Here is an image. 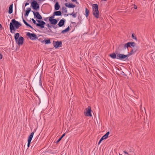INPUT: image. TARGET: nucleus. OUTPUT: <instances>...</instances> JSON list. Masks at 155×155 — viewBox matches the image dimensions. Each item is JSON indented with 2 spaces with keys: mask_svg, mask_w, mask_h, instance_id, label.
<instances>
[{
  "mask_svg": "<svg viewBox=\"0 0 155 155\" xmlns=\"http://www.w3.org/2000/svg\"><path fill=\"white\" fill-rule=\"evenodd\" d=\"M69 30V27L68 26L66 28L62 30L61 32V33L64 34L65 32L68 31Z\"/></svg>",
  "mask_w": 155,
  "mask_h": 155,
  "instance_id": "obj_25",
  "label": "nucleus"
},
{
  "mask_svg": "<svg viewBox=\"0 0 155 155\" xmlns=\"http://www.w3.org/2000/svg\"><path fill=\"white\" fill-rule=\"evenodd\" d=\"M89 10L87 8H85V16L86 17H87L89 15Z\"/></svg>",
  "mask_w": 155,
  "mask_h": 155,
  "instance_id": "obj_26",
  "label": "nucleus"
},
{
  "mask_svg": "<svg viewBox=\"0 0 155 155\" xmlns=\"http://www.w3.org/2000/svg\"><path fill=\"white\" fill-rule=\"evenodd\" d=\"M31 6L34 9L36 10L39 8V5L37 3V2L35 0H33L32 2Z\"/></svg>",
  "mask_w": 155,
  "mask_h": 155,
  "instance_id": "obj_7",
  "label": "nucleus"
},
{
  "mask_svg": "<svg viewBox=\"0 0 155 155\" xmlns=\"http://www.w3.org/2000/svg\"><path fill=\"white\" fill-rule=\"evenodd\" d=\"M46 26H47L48 27H50L49 25V24H47L46 25Z\"/></svg>",
  "mask_w": 155,
  "mask_h": 155,
  "instance_id": "obj_41",
  "label": "nucleus"
},
{
  "mask_svg": "<svg viewBox=\"0 0 155 155\" xmlns=\"http://www.w3.org/2000/svg\"><path fill=\"white\" fill-rule=\"evenodd\" d=\"M102 1H106L107 0H102Z\"/></svg>",
  "mask_w": 155,
  "mask_h": 155,
  "instance_id": "obj_44",
  "label": "nucleus"
},
{
  "mask_svg": "<svg viewBox=\"0 0 155 155\" xmlns=\"http://www.w3.org/2000/svg\"><path fill=\"white\" fill-rule=\"evenodd\" d=\"M31 9L30 8H27L26 11V13L25 14V16H28L29 12L31 11Z\"/></svg>",
  "mask_w": 155,
  "mask_h": 155,
  "instance_id": "obj_20",
  "label": "nucleus"
},
{
  "mask_svg": "<svg viewBox=\"0 0 155 155\" xmlns=\"http://www.w3.org/2000/svg\"><path fill=\"white\" fill-rule=\"evenodd\" d=\"M26 35L31 40H36L38 38L37 35L34 33H31L28 32L27 33Z\"/></svg>",
  "mask_w": 155,
  "mask_h": 155,
  "instance_id": "obj_6",
  "label": "nucleus"
},
{
  "mask_svg": "<svg viewBox=\"0 0 155 155\" xmlns=\"http://www.w3.org/2000/svg\"><path fill=\"white\" fill-rule=\"evenodd\" d=\"M62 10L65 13H67V8L64 7H63L62 8Z\"/></svg>",
  "mask_w": 155,
  "mask_h": 155,
  "instance_id": "obj_27",
  "label": "nucleus"
},
{
  "mask_svg": "<svg viewBox=\"0 0 155 155\" xmlns=\"http://www.w3.org/2000/svg\"><path fill=\"white\" fill-rule=\"evenodd\" d=\"M92 6L93 15L95 18H98L99 17V15L98 5L97 4H94Z\"/></svg>",
  "mask_w": 155,
  "mask_h": 155,
  "instance_id": "obj_3",
  "label": "nucleus"
},
{
  "mask_svg": "<svg viewBox=\"0 0 155 155\" xmlns=\"http://www.w3.org/2000/svg\"><path fill=\"white\" fill-rule=\"evenodd\" d=\"M136 44L134 42H128L124 44H121L119 45V47H123L125 49L127 48L134 47L135 46Z\"/></svg>",
  "mask_w": 155,
  "mask_h": 155,
  "instance_id": "obj_4",
  "label": "nucleus"
},
{
  "mask_svg": "<svg viewBox=\"0 0 155 155\" xmlns=\"http://www.w3.org/2000/svg\"><path fill=\"white\" fill-rule=\"evenodd\" d=\"M61 138L60 137V138H59V139L58 140H57V141H56V143H58L61 140Z\"/></svg>",
  "mask_w": 155,
  "mask_h": 155,
  "instance_id": "obj_34",
  "label": "nucleus"
},
{
  "mask_svg": "<svg viewBox=\"0 0 155 155\" xmlns=\"http://www.w3.org/2000/svg\"><path fill=\"white\" fill-rule=\"evenodd\" d=\"M65 20L64 18H63L61 20L58 24V25L60 27H61L63 26L64 24Z\"/></svg>",
  "mask_w": 155,
  "mask_h": 155,
  "instance_id": "obj_12",
  "label": "nucleus"
},
{
  "mask_svg": "<svg viewBox=\"0 0 155 155\" xmlns=\"http://www.w3.org/2000/svg\"><path fill=\"white\" fill-rule=\"evenodd\" d=\"M2 26V25L1 24H0V28H1Z\"/></svg>",
  "mask_w": 155,
  "mask_h": 155,
  "instance_id": "obj_42",
  "label": "nucleus"
},
{
  "mask_svg": "<svg viewBox=\"0 0 155 155\" xmlns=\"http://www.w3.org/2000/svg\"><path fill=\"white\" fill-rule=\"evenodd\" d=\"M29 5V3L28 2H26L25 4V6H26Z\"/></svg>",
  "mask_w": 155,
  "mask_h": 155,
  "instance_id": "obj_38",
  "label": "nucleus"
},
{
  "mask_svg": "<svg viewBox=\"0 0 155 155\" xmlns=\"http://www.w3.org/2000/svg\"><path fill=\"white\" fill-rule=\"evenodd\" d=\"M60 8V6L59 5L58 3V2H57L55 5L54 6V8L56 10H59V9Z\"/></svg>",
  "mask_w": 155,
  "mask_h": 155,
  "instance_id": "obj_21",
  "label": "nucleus"
},
{
  "mask_svg": "<svg viewBox=\"0 0 155 155\" xmlns=\"http://www.w3.org/2000/svg\"><path fill=\"white\" fill-rule=\"evenodd\" d=\"M14 37L16 43L18 45H23L24 38L22 36L19 37V33H16Z\"/></svg>",
  "mask_w": 155,
  "mask_h": 155,
  "instance_id": "obj_2",
  "label": "nucleus"
},
{
  "mask_svg": "<svg viewBox=\"0 0 155 155\" xmlns=\"http://www.w3.org/2000/svg\"><path fill=\"white\" fill-rule=\"evenodd\" d=\"M23 21L24 23L27 26L29 27L30 28L32 29H33V28L30 25H29L28 23L24 19H23Z\"/></svg>",
  "mask_w": 155,
  "mask_h": 155,
  "instance_id": "obj_24",
  "label": "nucleus"
},
{
  "mask_svg": "<svg viewBox=\"0 0 155 155\" xmlns=\"http://www.w3.org/2000/svg\"><path fill=\"white\" fill-rule=\"evenodd\" d=\"M103 140V139H102L101 138L100 139L98 143V144L99 145L100 143L101 142V141Z\"/></svg>",
  "mask_w": 155,
  "mask_h": 155,
  "instance_id": "obj_32",
  "label": "nucleus"
},
{
  "mask_svg": "<svg viewBox=\"0 0 155 155\" xmlns=\"http://www.w3.org/2000/svg\"><path fill=\"white\" fill-rule=\"evenodd\" d=\"M53 44L54 47L55 48H57L58 47H61L62 43L61 41H54Z\"/></svg>",
  "mask_w": 155,
  "mask_h": 155,
  "instance_id": "obj_9",
  "label": "nucleus"
},
{
  "mask_svg": "<svg viewBox=\"0 0 155 155\" xmlns=\"http://www.w3.org/2000/svg\"><path fill=\"white\" fill-rule=\"evenodd\" d=\"M54 28H56V27L55 28L54 27Z\"/></svg>",
  "mask_w": 155,
  "mask_h": 155,
  "instance_id": "obj_45",
  "label": "nucleus"
},
{
  "mask_svg": "<svg viewBox=\"0 0 155 155\" xmlns=\"http://www.w3.org/2000/svg\"><path fill=\"white\" fill-rule=\"evenodd\" d=\"M110 56L113 59H117V55L115 53H113L110 54Z\"/></svg>",
  "mask_w": 155,
  "mask_h": 155,
  "instance_id": "obj_22",
  "label": "nucleus"
},
{
  "mask_svg": "<svg viewBox=\"0 0 155 155\" xmlns=\"http://www.w3.org/2000/svg\"><path fill=\"white\" fill-rule=\"evenodd\" d=\"M31 20L33 21L34 24L36 25V26H39L41 28H43L44 27V25L46 24L44 21L42 20H37L39 23H37L36 21L33 18L31 19Z\"/></svg>",
  "mask_w": 155,
  "mask_h": 155,
  "instance_id": "obj_5",
  "label": "nucleus"
},
{
  "mask_svg": "<svg viewBox=\"0 0 155 155\" xmlns=\"http://www.w3.org/2000/svg\"><path fill=\"white\" fill-rule=\"evenodd\" d=\"M28 144H27V146H28V147H29V146H30V144L31 143V142H29V141H28Z\"/></svg>",
  "mask_w": 155,
  "mask_h": 155,
  "instance_id": "obj_33",
  "label": "nucleus"
},
{
  "mask_svg": "<svg viewBox=\"0 0 155 155\" xmlns=\"http://www.w3.org/2000/svg\"><path fill=\"white\" fill-rule=\"evenodd\" d=\"M132 38L133 39H134L136 40H137V38H136V37L134 35V34H132Z\"/></svg>",
  "mask_w": 155,
  "mask_h": 155,
  "instance_id": "obj_31",
  "label": "nucleus"
},
{
  "mask_svg": "<svg viewBox=\"0 0 155 155\" xmlns=\"http://www.w3.org/2000/svg\"><path fill=\"white\" fill-rule=\"evenodd\" d=\"M134 8L135 9H136L137 8V6H136V7H134Z\"/></svg>",
  "mask_w": 155,
  "mask_h": 155,
  "instance_id": "obj_43",
  "label": "nucleus"
},
{
  "mask_svg": "<svg viewBox=\"0 0 155 155\" xmlns=\"http://www.w3.org/2000/svg\"><path fill=\"white\" fill-rule=\"evenodd\" d=\"M50 23L52 25H55L58 22V21L55 19H49Z\"/></svg>",
  "mask_w": 155,
  "mask_h": 155,
  "instance_id": "obj_14",
  "label": "nucleus"
},
{
  "mask_svg": "<svg viewBox=\"0 0 155 155\" xmlns=\"http://www.w3.org/2000/svg\"><path fill=\"white\" fill-rule=\"evenodd\" d=\"M45 42L47 44H48L51 43L49 39L46 40L45 41Z\"/></svg>",
  "mask_w": 155,
  "mask_h": 155,
  "instance_id": "obj_30",
  "label": "nucleus"
},
{
  "mask_svg": "<svg viewBox=\"0 0 155 155\" xmlns=\"http://www.w3.org/2000/svg\"><path fill=\"white\" fill-rule=\"evenodd\" d=\"M65 135V133L62 136H61V138L62 139Z\"/></svg>",
  "mask_w": 155,
  "mask_h": 155,
  "instance_id": "obj_36",
  "label": "nucleus"
},
{
  "mask_svg": "<svg viewBox=\"0 0 155 155\" xmlns=\"http://www.w3.org/2000/svg\"><path fill=\"white\" fill-rule=\"evenodd\" d=\"M87 112L85 114V115L86 116L91 117L92 116L91 114V107L90 106H88L87 107Z\"/></svg>",
  "mask_w": 155,
  "mask_h": 155,
  "instance_id": "obj_10",
  "label": "nucleus"
},
{
  "mask_svg": "<svg viewBox=\"0 0 155 155\" xmlns=\"http://www.w3.org/2000/svg\"><path fill=\"white\" fill-rule=\"evenodd\" d=\"M138 47H136V49L134 48V49H132L130 51V54H132L136 52V51L138 50Z\"/></svg>",
  "mask_w": 155,
  "mask_h": 155,
  "instance_id": "obj_15",
  "label": "nucleus"
},
{
  "mask_svg": "<svg viewBox=\"0 0 155 155\" xmlns=\"http://www.w3.org/2000/svg\"><path fill=\"white\" fill-rule=\"evenodd\" d=\"M13 12V4L10 5L8 9V13L11 14Z\"/></svg>",
  "mask_w": 155,
  "mask_h": 155,
  "instance_id": "obj_17",
  "label": "nucleus"
},
{
  "mask_svg": "<svg viewBox=\"0 0 155 155\" xmlns=\"http://www.w3.org/2000/svg\"><path fill=\"white\" fill-rule=\"evenodd\" d=\"M39 85L41 87H42V84L41 83V77H40L39 78Z\"/></svg>",
  "mask_w": 155,
  "mask_h": 155,
  "instance_id": "obj_28",
  "label": "nucleus"
},
{
  "mask_svg": "<svg viewBox=\"0 0 155 155\" xmlns=\"http://www.w3.org/2000/svg\"><path fill=\"white\" fill-rule=\"evenodd\" d=\"M77 15V12L74 13V12H73L72 13L66 15L67 16H68V15H72L73 18H75L76 17Z\"/></svg>",
  "mask_w": 155,
  "mask_h": 155,
  "instance_id": "obj_19",
  "label": "nucleus"
},
{
  "mask_svg": "<svg viewBox=\"0 0 155 155\" xmlns=\"http://www.w3.org/2000/svg\"><path fill=\"white\" fill-rule=\"evenodd\" d=\"M54 13L55 16H59L61 15V13L60 11L54 12Z\"/></svg>",
  "mask_w": 155,
  "mask_h": 155,
  "instance_id": "obj_23",
  "label": "nucleus"
},
{
  "mask_svg": "<svg viewBox=\"0 0 155 155\" xmlns=\"http://www.w3.org/2000/svg\"><path fill=\"white\" fill-rule=\"evenodd\" d=\"M49 18V17L45 18H44V20L45 21H47L48 19Z\"/></svg>",
  "mask_w": 155,
  "mask_h": 155,
  "instance_id": "obj_35",
  "label": "nucleus"
},
{
  "mask_svg": "<svg viewBox=\"0 0 155 155\" xmlns=\"http://www.w3.org/2000/svg\"><path fill=\"white\" fill-rule=\"evenodd\" d=\"M34 134V132H31V133L29 135V136L28 137V141L31 142V140H32V139L33 138V136Z\"/></svg>",
  "mask_w": 155,
  "mask_h": 155,
  "instance_id": "obj_16",
  "label": "nucleus"
},
{
  "mask_svg": "<svg viewBox=\"0 0 155 155\" xmlns=\"http://www.w3.org/2000/svg\"><path fill=\"white\" fill-rule=\"evenodd\" d=\"M73 2H76V3H77V0H71Z\"/></svg>",
  "mask_w": 155,
  "mask_h": 155,
  "instance_id": "obj_40",
  "label": "nucleus"
},
{
  "mask_svg": "<svg viewBox=\"0 0 155 155\" xmlns=\"http://www.w3.org/2000/svg\"><path fill=\"white\" fill-rule=\"evenodd\" d=\"M64 5L66 7L69 8H74L75 7V5L73 4H69L66 3L64 4Z\"/></svg>",
  "mask_w": 155,
  "mask_h": 155,
  "instance_id": "obj_13",
  "label": "nucleus"
},
{
  "mask_svg": "<svg viewBox=\"0 0 155 155\" xmlns=\"http://www.w3.org/2000/svg\"><path fill=\"white\" fill-rule=\"evenodd\" d=\"M124 153L126 154H128V153L126 151H124Z\"/></svg>",
  "mask_w": 155,
  "mask_h": 155,
  "instance_id": "obj_39",
  "label": "nucleus"
},
{
  "mask_svg": "<svg viewBox=\"0 0 155 155\" xmlns=\"http://www.w3.org/2000/svg\"><path fill=\"white\" fill-rule=\"evenodd\" d=\"M35 17H36L38 19L41 20L42 19L41 16L40 15L38 12H33Z\"/></svg>",
  "mask_w": 155,
  "mask_h": 155,
  "instance_id": "obj_11",
  "label": "nucleus"
},
{
  "mask_svg": "<svg viewBox=\"0 0 155 155\" xmlns=\"http://www.w3.org/2000/svg\"><path fill=\"white\" fill-rule=\"evenodd\" d=\"M55 15H54V13L53 14V15L51 16V17H49V19H54V18Z\"/></svg>",
  "mask_w": 155,
  "mask_h": 155,
  "instance_id": "obj_29",
  "label": "nucleus"
},
{
  "mask_svg": "<svg viewBox=\"0 0 155 155\" xmlns=\"http://www.w3.org/2000/svg\"><path fill=\"white\" fill-rule=\"evenodd\" d=\"M128 55L124 54H117V59L119 60H122L126 58L127 59Z\"/></svg>",
  "mask_w": 155,
  "mask_h": 155,
  "instance_id": "obj_8",
  "label": "nucleus"
},
{
  "mask_svg": "<svg viewBox=\"0 0 155 155\" xmlns=\"http://www.w3.org/2000/svg\"><path fill=\"white\" fill-rule=\"evenodd\" d=\"M109 133V132L108 131L101 138L102 139H103V140L106 139L108 137Z\"/></svg>",
  "mask_w": 155,
  "mask_h": 155,
  "instance_id": "obj_18",
  "label": "nucleus"
},
{
  "mask_svg": "<svg viewBox=\"0 0 155 155\" xmlns=\"http://www.w3.org/2000/svg\"><path fill=\"white\" fill-rule=\"evenodd\" d=\"M14 25L16 29H18L21 25L19 22L16 21L15 19H12V22H11L10 24V30L11 33L12 30L15 31V30Z\"/></svg>",
  "mask_w": 155,
  "mask_h": 155,
  "instance_id": "obj_1",
  "label": "nucleus"
},
{
  "mask_svg": "<svg viewBox=\"0 0 155 155\" xmlns=\"http://www.w3.org/2000/svg\"><path fill=\"white\" fill-rule=\"evenodd\" d=\"M2 55L1 54V53H0V59H2Z\"/></svg>",
  "mask_w": 155,
  "mask_h": 155,
  "instance_id": "obj_37",
  "label": "nucleus"
}]
</instances>
